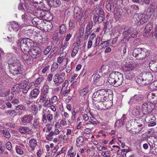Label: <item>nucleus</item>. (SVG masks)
Listing matches in <instances>:
<instances>
[{
	"label": "nucleus",
	"mask_w": 157,
	"mask_h": 157,
	"mask_svg": "<svg viewBox=\"0 0 157 157\" xmlns=\"http://www.w3.org/2000/svg\"><path fill=\"white\" fill-rule=\"evenodd\" d=\"M9 66V70L14 75L21 74L23 68L21 67L20 61L16 57L13 56L9 59L8 62Z\"/></svg>",
	"instance_id": "f257e3e1"
},
{
	"label": "nucleus",
	"mask_w": 157,
	"mask_h": 157,
	"mask_svg": "<svg viewBox=\"0 0 157 157\" xmlns=\"http://www.w3.org/2000/svg\"><path fill=\"white\" fill-rule=\"evenodd\" d=\"M123 79L122 74L119 72L113 71L109 75L108 81L110 84L118 86L122 84Z\"/></svg>",
	"instance_id": "f03ea898"
},
{
	"label": "nucleus",
	"mask_w": 157,
	"mask_h": 157,
	"mask_svg": "<svg viewBox=\"0 0 157 157\" xmlns=\"http://www.w3.org/2000/svg\"><path fill=\"white\" fill-rule=\"evenodd\" d=\"M87 17L86 13H82L81 9L78 6L75 7L74 10V18L77 23L79 21V25H81L84 22Z\"/></svg>",
	"instance_id": "7ed1b4c3"
},
{
	"label": "nucleus",
	"mask_w": 157,
	"mask_h": 157,
	"mask_svg": "<svg viewBox=\"0 0 157 157\" xmlns=\"http://www.w3.org/2000/svg\"><path fill=\"white\" fill-rule=\"evenodd\" d=\"M149 54V51L145 48H136L132 52L133 56L137 59L139 60H144L148 57Z\"/></svg>",
	"instance_id": "20e7f679"
},
{
	"label": "nucleus",
	"mask_w": 157,
	"mask_h": 157,
	"mask_svg": "<svg viewBox=\"0 0 157 157\" xmlns=\"http://www.w3.org/2000/svg\"><path fill=\"white\" fill-rule=\"evenodd\" d=\"M153 75L149 72H144L141 76H140L136 79V82L140 86L148 84L152 80Z\"/></svg>",
	"instance_id": "39448f33"
},
{
	"label": "nucleus",
	"mask_w": 157,
	"mask_h": 157,
	"mask_svg": "<svg viewBox=\"0 0 157 157\" xmlns=\"http://www.w3.org/2000/svg\"><path fill=\"white\" fill-rule=\"evenodd\" d=\"M94 9L95 10L93 16L94 22L96 23L102 22L105 18V15L103 10L99 6H94Z\"/></svg>",
	"instance_id": "423d86ee"
},
{
	"label": "nucleus",
	"mask_w": 157,
	"mask_h": 157,
	"mask_svg": "<svg viewBox=\"0 0 157 157\" xmlns=\"http://www.w3.org/2000/svg\"><path fill=\"white\" fill-rule=\"evenodd\" d=\"M121 29L123 32L122 35L124 37H128V38L130 39L137 36V32L134 29L123 25L121 26Z\"/></svg>",
	"instance_id": "0eeeda50"
},
{
	"label": "nucleus",
	"mask_w": 157,
	"mask_h": 157,
	"mask_svg": "<svg viewBox=\"0 0 157 157\" xmlns=\"http://www.w3.org/2000/svg\"><path fill=\"white\" fill-rule=\"evenodd\" d=\"M30 86L29 85H28L25 81L23 82L22 83L17 84L13 86L12 88V90L13 92H18L19 89H21V91H22L24 94H26Z\"/></svg>",
	"instance_id": "6e6552de"
},
{
	"label": "nucleus",
	"mask_w": 157,
	"mask_h": 157,
	"mask_svg": "<svg viewBox=\"0 0 157 157\" xmlns=\"http://www.w3.org/2000/svg\"><path fill=\"white\" fill-rule=\"evenodd\" d=\"M65 78L66 74L65 73L58 72L54 76L53 81L55 84L59 85L63 82Z\"/></svg>",
	"instance_id": "1a4fd4ad"
},
{
	"label": "nucleus",
	"mask_w": 157,
	"mask_h": 157,
	"mask_svg": "<svg viewBox=\"0 0 157 157\" xmlns=\"http://www.w3.org/2000/svg\"><path fill=\"white\" fill-rule=\"evenodd\" d=\"M28 54L32 58L35 59L40 57L41 55L40 49L36 46L31 47Z\"/></svg>",
	"instance_id": "9d476101"
},
{
	"label": "nucleus",
	"mask_w": 157,
	"mask_h": 157,
	"mask_svg": "<svg viewBox=\"0 0 157 157\" xmlns=\"http://www.w3.org/2000/svg\"><path fill=\"white\" fill-rule=\"evenodd\" d=\"M155 105L152 102H144L142 105V109L144 115L148 113L155 108Z\"/></svg>",
	"instance_id": "9b49d317"
},
{
	"label": "nucleus",
	"mask_w": 157,
	"mask_h": 157,
	"mask_svg": "<svg viewBox=\"0 0 157 157\" xmlns=\"http://www.w3.org/2000/svg\"><path fill=\"white\" fill-rule=\"evenodd\" d=\"M134 17L136 21L140 22L141 24L146 22L148 18L147 15H144L140 13H135L134 15Z\"/></svg>",
	"instance_id": "f8f14e48"
},
{
	"label": "nucleus",
	"mask_w": 157,
	"mask_h": 157,
	"mask_svg": "<svg viewBox=\"0 0 157 157\" xmlns=\"http://www.w3.org/2000/svg\"><path fill=\"white\" fill-rule=\"evenodd\" d=\"M144 99V97L141 95L139 94L135 95L130 99L128 104L132 105L142 101Z\"/></svg>",
	"instance_id": "ddd939ff"
},
{
	"label": "nucleus",
	"mask_w": 157,
	"mask_h": 157,
	"mask_svg": "<svg viewBox=\"0 0 157 157\" xmlns=\"http://www.w3.org/2000/svg\"><path fill=\"white\" fill-rule=\"evenodd\" d=\"M98 101L97 104H95L96 108L100 110L104 109L105 108H108L109 107L108 105L110 103L109 101H105L104 100H101Z\"/></svg>",
	"instance_id": "4468645a"
},
{
	"label": "nucleus",
	"mask_w": 157,
	"mask_h": 157,
	"mask_svg": "<svg viewBox=\"0 0 157 157\" xmlns=\"http://www.w3.org/2000/svg\"><path fill=\"white\" fill-rule=\"evenodd\" d=\"M33 116L30 114H26L21 117V122L24 125L30 124L33 120Z\"/></svg>",
	"instance_id": "2eb2a0df"
},
{
	"label": "nucleus",
	"mask_w": 157,
	"mask_h": 157,
	"mask_svg": "<svg viewBox=\"0 0 157 157\" xmlns=\"http://www.w3.org/2000/svg\"><path fill=\"white\" fill-rule=\"evenodd\" d=\"M117 5L116 3H111L110 0L107 1L106 3L105 7L109 11L113 12L115 10Z\"/></svg>",
	"instance_id": "dca6fc26"
},
{
	"label": "nucleus",
	"mask_w": 157,
	"mask_h": 157,
	"mask_svg": "<svg viewBox=\"0 0 157 157\" xmlns=\"http://www.w3.org/2000/svg\"><path fill=\"white\" fill-rule=\"evenodd\" d=\"M134 120L135 123L137 124V126L140 127V131L141 130L144 126V120L140 117H136Z\"/></svg>",
	"instance_id": "f3484780"
},
{
	"label": "nucleus",
	"mask_w": 157,
	"mask_h": 157,
	"mask_svg": "<svg viewBox=\"0 0 157 157\" xmlns=\"http://www.w3.org/2000/svg\"><path fill=\"white\" fill-rule=\"evenodd\" d=\"M94 76L93 81L97 85H101L104 82V80L101 78L99 75L96 74L93 75Z\"/></svg>",
	"instance_id": "a211bd4d"
},
{
	"label": "nucleus",
	"mask_w": 157,
	"mask_h": 157,
	"mask_svg": "<svg viewBox=\"0 0 157 157\" xmlns=\"http://www.w3.org/2000/svg\"><path fill=\"white\" fill-rule=\"evenodd\" d=\"M109 92L108 90H106L104 89H101V100L105 101H109Z\"/></svg>",
	"instance_id": "6ab92c4d"
},
{
	"label": "nucleus",
	"mask_w": 157,
	"mask_h": 157,
	"mask_svg": "<svg viewBox=\"0 0 157 157\" xmlns=\"http://www.w3.org/2000/svg\"><path fill=\"white\" fill-rule=\"evenodd\" d=\"M134 65L131 64H126L122 68L123 71L124 73L132 72L134 70Z\"/></svg>",
	"instance_id": "aec40b11"
},
{
	"label": "nucleus",
	"mask_w": 157,
	"mask_h": 157,
	"mask_svg": "<svg viewBox=\"0 0 157 157\" xmlns=\"http://www.w3.org/2000/svg\"><path fill=\"white\" fill-rule=\"evenodd\" d=\"M101 90H99L97 91L94 92L92 96L93 101H98L101 100Z\"/></svg>",
	"instance_id": "412c9836"
},
{
	"label": "nucleus",
	"mask_w": 157,
	"mask_h": 157,
	"mask_svg": "<svg viewBox=\"0 0 157 157\" xmlns=\"http://www.w3.org/2000/svg\"><path fill=\"white\" fill-rule=\"evenodd\" d=\"M53 117L52 114H45L44 113L43 115V121L46 123L47 121V119L49 122H51L52 120Z\"/></svg>",
	"instance_id": "4be33fe9"
},
{
	"label": "nucleus",
	"mask_w": 157,
	"mask_h": 157,
	"mask_svg": "<svg viewBox=\"0 0 157 157\" xmlns=\"http://www.w3.org/2000/svg\"><path fill=\"white\" fill-rule=\"evenodd\" d=\"M42 18L44 19V20L48 21L52 20L53 16L51 13L47 10H45L44 14L43 15Z\"/></svg>",
	"instance_id": "5701e85b"
},
{
	"label": "nucleus",
	"mask_w": 157,
	"mask_h": 157,
	"mask_svg": "<svg viewBox=\"0 0 157 157\" xmlns=\"http://www.w3.org/2000/svg\"><path fill=\"white\" fill-rule=\"evenodd\" d=\"M45 11L40 8H37L35 9L34 13L36 16L42 18L44 14Z\"/></svg>",
	"instance_id": "b1692460"
},
{
	"label": "nucleus",
	"mask_w": 157,
	"mask_h": 157,
	"mask_svg": "<svg viewBox=\"0 0 157 157\" xmlns=\"http://www.w3.org/2000/svg\"><path fill=\"white\" fill-rule=\"evenodd\" d=\"M40 91L37 88L33 89L31 92L30 94V97L33 98H36L39 95Z\"/></svg>",
	"instance_id": "393cba45"
},
{
	"label": "nucleus",
	"mask_w": 157,
	"mask_h": 157,
	"mask_svg": "<svg viewBox=\"0 0 157 157\" xmlns=\"http://www.w3.org/2000/svg\"><path fill=\"white\" fill-rule=\"evenodd\" d=\"M93 26V23L92 21L88 23L86 28V33L87 34H90L92 32L91 29Z\"/></svg>",
	"instance_id": "a878e982"
},
{
	"label": "nucleus",
	"mask_w": 157,
	"mask_h": 157,
	"mask_svg": "<svg viewBox=\"0 0 157 157\" xmlns=\"http://www.w3.org/2000/svg\"><path fill=\"white\" fill-rule=\"evenodd\" d=\"M57 61L59 63H61L63 61H65L66 62L65 64L64 65V66H65V68L66 67V66L67 65L68 63V60L67 58H65L64 56L63 55L62 56V55L61 54L60 55V56L57 58Z\"/></svg>",
	"instance_id": "bb28decb"
},
{
	"label": "nucleus",
	"mask_w": 157,
	"mask_h": 157,
	"mask_svg": "<svg viewBox=\"0 0 157 157\" xmlns=\"http://www.w3.org/2000/svg\"><path fill=\"white\" fill-rule=\"evenodd\" d=\"M19 131L21 134L29 133L30 131V128L28 127L21 126L19 128Z\"/></svg>",
	"instance_id": "cd10ccee"
},
{
	"label": "nucleus",
	"mask_w": 157,
	"mask_h": 157,
	"mask_svg": "<svg viewBox=\"0 0 157 157\" xmlns=\"http://www.w3.org/2000/svg\"><path fill=\"white\" fill-rule=\"evenodd\" d=\"M44 78L42 76L39 77L34 82V85L36 87L38 86L44 80Z\"/></svg>",
	"instance_id": "c85d7f7f"
},
{
	"label": "nucleus",
	"mask_w": 157,
	"mask_h": 157,
	"mask_svg": "<svg viewBox=\"0 0 157 157\" xmlns=\"http://www.w3.org/2000/svg\"><path fill=\"white\" fill-rule=\"evenodd\" d=\"M26 44L27 45L29 48H31L32 46H34V42L33 41L30 39L29 38H23Z\"/></svg>",
	"instance_id": "c756f323"
},
{
	"label": "nucleus",
	"mask_w": 157,
	"mask_h": 157,
	"mask_svg": "<svg viewBox=\"0 0 157 157\" xmlns=\"http://www.w3.org/2000/svg\"><path fill=\"white\" fill-rule=\"evenodd\" d=\"M147 98L148 100H149L150 102H151L152 101L153 102L156 101L154 92H150L147 96Z\"/></svg>",
	"instance_id": "7c9ffc66"
},
{
	"label": "nucleus",
	"mask_w": 157,
	"mask_h": 157,
	"mask_svg": "<svg viewBox=\"0 0 157 157\" xmlns=\"http://www.w3.org/2000/svg\"><path fill=\"white\" fill-rule=\"evenodd\" d=\"M89 88V86H87L84 89L80 90L79 91L80 95L82 96L86 95L88 93Z\"/></svg>",
	"instance_id": "2f4dec72"
},
{
	"label": "nucleus",
	"mask_w": 157,
	"mask_h": 157,
	"mask_svg": "<svg viewBox=\"0 0 157 157\" xmlns=\"http://www.w3.org/2000/svg\"><path fill=\"white\" fill-rule=\"evenodd\" d=\"M67 29V27L65 24H62L61 25L59 28V33L61 34H64L66 32Z\"/></svg>",
	"instance_id": "473e14b6"
},
{
	"label": "nucleus",
	"mask_w": 157,
	"mask_h": 157,
	"mask_svg": "<svg viewBox=\"0 0 157 157\" xmlns=\"http://www.w3.org/2000/svg\"><path fill=\"white\" fill-rule=\"evenodd\" d=\"M29 143L30 146L31 148L32 151H34L37 145L36 140L34 139H32L29 141Z\"/></svg>",
	"instance_id": "72a5a7b5"
},
{
	"label": "nucleus",
	"mask_w": 157,
	"mask_h": 157,
	"mask_svg": "<svg viewBox=\"0 0 157 157\" xmlns=\"http://www.w3.org/2000/svg\"><path fill=\"white\" fill-rule=\"evenodd\" d=\"M140 107L136 106L133 109L132 113V114L135 116H137L140 114Z\"/></svg>",
	"instance_id": "f704fd0d"
},
{
	"label": "nucleus",
	"mask_w": 157,
	"mask_h": 157,
	"mask_svg": "<svg viewBox=\"0 0 157 157\" xmlns=\"http://www.w3.org/2000/svg\"><path fill=\"white\" fill-rule=\"evenodd\" d=\"M140 9L138 6L136 4H133L130 6V11L134 13L139 12Z\"/></svg>",
	"instance_id": "c9c22d12"
},
{
	"label": "nucleus",
	"mask_w": 157,
	"mask_h": 157,
	"mask_svg": "<svg viewBox=\"0 0 157 157\" xmlns=\"http://www.w3.org/2000/svg\"><path fill=\"white\" fill-rule=\"evenodd\" d=\"M9 27L13 30L17 31L19 28V25L17 23L13 21L11 23Z\"/></svg>",
	"instance_id": "e433bc0d"
},
{
	"label": "nucleus",
	"mask_w": 157,
	"mask_h": 157,
	"mask_svg": "<svg viewBox=\"0 0 157 157\" xmlns=\"http://www.w3.org/2000/svg\"><path fill=\"white\" fill-rule=\"evenodd\" d=\"M84 142V138L82 136H79L76 140V145L78 147H80L81 143Z\"/></svg>",
	"instance_id": "4c0bfd02"
},
{
	"label": "nucleus",
	"mask_w": 157,
	"mask_h": 157,
	"mask_svg": "<svg viewBox=\"0 0 157 157\" xmlns=\"http://www.w3.org/2000/svg\"><path fill=\"white\" fill-rule=\"evenodd\" d=\"M20 46L22 52L24 54H28V53L29 52L30 48H29L27 45L24 46L23 45H20Z\"/></svg>",
	"instance_id": "58836bf2"
},
{
	"label": "nucleus",
	"mask_w": 157,
	"mask_h": 157,
	"mask_svg": "<svg viewBox=\"0 0 157 157\" xmlns=\"http://www.w3.org/2000/svg\"><path fill=\"white\" fill-rule=\"evenodd\" d=\"M48 95L47 94H42L40 97L39 102L40 103H44L48 98Z\"/></svg>",
	"instance_id": "ea45409f"
},
{
	"label": "nucleus",
	"mask_w": 157,
	"mask_h": 157,
	"mask_svg": "<svg viewBox=\"0 0 157 157\" xmlns=\"http://www.w3.org/2000/svg\"><path fill=\"white\" fill-rule=\"evenodd\" d=\"M125 78L127 79L130 80L134 77L135 75L132 72L124 73Z\"/></svg>",
	"instance_id": "a19ab883"
},
{
	"label": "nucleus",
	"mask_w": 157,
	"mask_h": 157,
	"mask_svg": "<svg viewBox=\"0 0 157 157\" xmlns=\"http://www.w3.org/2000/svg\"><path fill=\"white\" fill-rule=\"evenodd\" d=\"M50 1L54 7H57L60 6L61 4V2L60 0H51Z\"/></svg>",
	"instance_id": "79ce46f5"
},
{
	"label": "nucleus",
	"mask_w": 157,
	"mask_h": 157,
	"mask_svg": "<svg viewBox=\"0 0 157 157\" xmlns=\"http://www.w3.org/2000/svg\"><path fill=\"white\" fill-rule=\"evenodd\" d=\"M49 89L48 85L47 84L44 85L43 88L42 94L48 95Z\"/></svg>",
	"instance_id": "37998d69"
},
{
	"label": "nucleus",
	"mask_w": 157,
	"mask_h": 157,
	"mask_svg": "<svg viewBox=\"0 0 157 157\" xmlns=\"http://www.w3.org/2000/svg\"><path fill=\"white\" fill-rule=\"evenodd\" d=\"M153 28V25L151 23L148 24L145 26V30L146 32H149Z\"/></svg>",
	"instance_id": "c03bdc74"
},
{
	"label": "nucleus",
	"mask_w": 157,
	"mask_h": 157,
	"mask_svg": "<svg viewBox=\"0 0 157 157\" xmlns=\"http://www.w3.org/2000/svg\"><path fill=\"white\" fill-rule=\"evenodd\" d=\"M33 125L34 128H38L40 126V123L38 119H34Z\"/></svg>",
	"instance_id": "a18cd8bd"
},
{
	"label": "nucleus",
	"mask_w": 157,
	"mask_h": 157,
	"mask_svg": "<svg viewBox=\"0 0 157 157\" xmlns=\"http://www.w3.org/2000/svg\"><path fill=\"white\" fill-rule=\"evenodd\" d=\"M78 50L79 48H77V47H74L71 53V56L72 57H74L78 52Z\"/></svg>",
	"instance_id": "49530a36"
},
{
	"label": "nucleus",
	"mask_w": 157,
	"mask_h": 157,
	"mask_svg": "<svg viewBox=\"0 0 157 157\" xmlns=\"http://www.w3.org/2000/svg\"><path fill=\"white\" fill-rule=\"evenodd\" d=\"M85 26L82 25L81 26L79 29V36L80 37L82 38L84 33Z\"/></svg>",
	"instance_id": "de8ad7c7"
},
{
	"label": "nucleus",
	"mask_w": 157,
	"mask_h": 157,
	"mask_svg": "<svg viewBox=\"0 0 157 157\" xmlns=\"http://www.w3.org/2000/svg\"><path fill=\"white\" fill-rule=\"evenodd\" d=\"M54 133L53 132H51L49 134L46 136V138L48 140L51 141L53 139V136L54 135Z\"/></svg>",
	"instance_id": "09e8293b"
},
{
	"label": "nucleus",
	"mask_w": 157,
	"mask_h": 157,
	"mask_svg": "<svg viewBox=\"0 0 157 157\" xmlns=\"http://www.w3.org/2000/svg\"><path fill=\"white\" fill-rule=\"evenodd\" d=\"M101 155L104 157H110L111 156L110 152L109 151L102 152Z\"/></svg>",
	"instance_id": "8fccbe9b"
},
{
	"label": "nucleus",
	"mask_w": 157,
	"mask_h": 157,
	"mask_svg": "<svg viewBox=\"0 0 157 157\" xmlns=\"http://www.w3.org/2000/svg\"><path fill=\"white\" fill-rule=\"evenodd\" d=\"M58 67V65L57 63H54L52 65L51 71L52 72L55 71Z\"/></svg>",
	"instance_id": "3c124183"
},
{
	"label": "nucleus",
	"mask_w": 157,
	"mask_h": 157,
	"mask_svg": "<svg viewBox=\"0 0 157 157\" xmlns=\"http://www.w3.org/2000/svg\"><path fill=\"white\" fill-rule=\"evenodd\" d=\"M124 123L120 119L117 121L115 123V125L116 127H119L123 125Z\"/></svg>",
	"instance_id": "603ef678"
},
{
	"label": "nucleus",
	"mask_w": 157,
	"mask_h": 157,
	"mask_svg": "<svg viewBox=\"0 0 157 157\" xmlns=\"http://www.w3.org/2000/svg\"><path fill=\"white\" fill-rule=\"evenodd\" d=\"M31 109L33 113L34 114H36L38 112V107L37 106L35 105H32Z\"/></svg>",
	"instance_id": "864d4df0"
},
{
	"label": "nucleus",
	"mask_w": 157,
	"mask_h": 157,
	"mask_svg": "<svg viewBox=\"0 0 157 157\" xmlns=\"http://www.w3.org/2000/svg\"><path fill=\"white\" fill-rule=\"evenodd\" d=\"M110 26L108 22H106L104 25V27L103 31L105 32L107 31H109L110 30Z\"/></svg>",
	"instance_id": "5fc2aeb1"
},
{
	"label": "nucleus",
	"mask_w": 157,
	"mask_h": 157,
	"mask_svg": "<svg viewBox=\"0 0 157 157\" xmlns=\"http://www.w3.org/2000/svg\"><path fill=\"white\" fill-rule=\"evenodd\" d=\"M148 88L151 90H157V88L155 87L153 82L149 85Z\"/></svg>",
	"instance_id": "6e6d98bb"
},
{
	"label": "nucleus",
	"mask_w": 157,
	"mask_h": 157,
	"mask_svg": "<svg viewBox=\"0 0 157 157\" xmlns=\"http://www.w3.org/2000/svg\"><path fill=\"white\" fill-rule=\"evenodd\" d=\"M109 44V42L108 40L102 42L99 46L102 45V48H105Z\"/></svg>",
	"instance_id": "4d7b16f0"
},
{
	"label": "nucleus",
	"mask_w": 157,
	"mask_h": 157,
	"mask_svg": "<svg viewBox=\"0 0 157 157\" xmlns=\"http://www.w3.org/2000/svg\"><path fill=\"white\" fill-rule=\"evenodd\" d=\"M7 113L10 116L14 117L17 115L16 112L14 110H9L7 112Z\"/></svg>",
	"instance_id": "13d9d810"
},
{
	"label": "nucleus",
	"mask_w": 157,
	"mask_h": 157,
	"mask_svg": "<svg viewBox=\"0 0 157 157\" xmlns=\"http://www.w3.org/2000/svg\"><path fill=\"white\" fill-rule=\"evenodd\" d=\"M68 85V80H66L62 85V91L65 90V89L67 88Z\"/></svg>",
	"instance_id": "bf43d9fd"
},
{
	"label": "nucleus",
	"mask_w": 157,
	"mask_h": 157,
	"mask_svg": "<svg viewBox=\"0 0 157 157\" xmlns=\"http://www.w3.org/2000/svg\"><path fill=\"white\" fill-rule=\"evenodd\" d=\"M16 150L17 153L19 155H22L23 153V150L20 148V146H16Z\"/></svg>",
	"instance_id": "052dcab7"
},
{
	"label": "nucleus",
	"mask_w": 157,
	"mask_h": 157,
	"mask_svg": "<svg viewBox=\"0 0 157 157\" xmlns=\"http://www.w3.org/2000/svg\"><path fill=\"white\" fill-rule=\"evenodd\" d=\"M52 48V47L51 46H47L46 48L44 50L43 52L44 54L45 55L47 54L50 51Z\"/></svg>",
	"instance_id": "680f3d73"
},
{
	"label": "nucleus",
	"mask_w": 157,
	"mask_h": 157,
	"mask_svg": "<svg viewBox=\"0 0 157 157\" xmlns=\"http://www.w3.org/2000/svg\"><path fill=\"white\" fill-rule=\"evenodd\" d=\"M6 148L9 150L11 151L12 150V146L10 142H8L6 144Z\"/></svg>",
	"instance_id": "e2e57ef3"
},
{
	"label": "nucleus",
	"mask_w": 157,
	"mask_h": 157,
	"mask_svg": "<svg viewBox=\"0 0 157 157\" xmlns=\"http://www.w3.org/2000/svg\"><path fill=\"white\" fill-rule=\"evenodd\" d=\"M50 100H48V98L45 101V102L44 103L43 106L46 108H49L51 105Z\"/></svg>",
	"instance_id": "0e129e2a"
},
{
	"label": "nucleus",
	"mask_w": 157,
	"mask_h": 157,
	"mask_svg": "<svg viewBox=\"0 0 157 157\" xmlns=\"http://www.w3.org/2000/svg\"><path fill=\"white\" fill-rule=\"evenodd\" d=\"M50 100H48V98L45 101V102L44 103L43 106L46 108H49L51 105Z\"/></svg>",
	"instance_id": "69168bd1"
},
{
	"label": "nucleus",
	"mask_w": 157,
	"mask_h": 157,
	"mask_svg": "<svg viewBox=\"0 0 157 157\" xmlns=\"http://www.w3.org/2000/svg\"><path fill=\"white\" fill-rule=\"evenodd\" d=\"M93 128V127H89V128H86L84 129V132L85 133L87 134H90L92 132V130Z\"/></svg>",
	"instance_id": "338daca9"
},
{
	"label": "nucleus",
	"mask_w": 157,
	"mask_h": 157,
	"mask_svg": "<svg viewBox=\"0 0 157 157\" xmlns=\"http://www.w3.org/2000/svg\"><path fill=\"white\" fill-rule=\"evenodd\" d=\"M26 109L25 107L22 105H19L16 106V110H25Z\"/></svg>",
	"instance_id": "774afa93"
}]
</instances>
